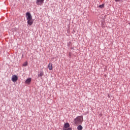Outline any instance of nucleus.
<instances>
[{
    "instance_id": "2",
    "label": "nucleus",
    "mask_w": 130,
    "mask_h": 130,
    "mask_svg": "<svg viewBox=\"0 0 130 130\" xmlns=\"http://www.w3.org/2000/svg\"><path fill=\"white\" fill-rule=\"evenodd\" d=\"M25 16L26 20H32V15L29 12H27L25 13Z\"/></svg>"
},
{
    "instance_id": "1",
    "label": "nucleus",
    "mask_w": 130,
    "mask_h": 130,
    "mask_svg": "<svg viewBox=\"0 0 130 130\" xmlns=\"http://www.w3.org/2000/svg\"><path fill=\"white\" fill-rule=\"evenodd\" d=\"M84 121L83 116H77L75 119L74 120V122L75 124H81L82 122Z\"/></svg>"
},
{
    "instance_id": "16",
    "label": "nucleus",
    "mask_w": 130,
    "mask_h": 130,
    "mask_svg": "<svg viewBox=\"0 0 130 130\" xmlns=\"http://www.w3.org/2000/svg\"><path fill=\"white\" fill-rule=\"evenodd\" d=\"M17 29L16 28H14V31H15V32H17V29Z\"/></svg>"
},
{
    "instance_id": "9",
    "label": "nucleus",
    "mask_w": 130,
    "mask_h": 130,
    "mask_svg": "<svg viewBox=\"0 0 130 130\" xmlns=\"http://www.w3.org/2000/svg\"><path fill=\"white\" fill-rule=\"evenodd\" d=\"M43 74H44L43 71H40V74H39L38 75V78H41V77L43 76Z\"/></svg>"
},
{
    "instance_id": "11",
    "label": "nucleus",
    "mask_w": 130,
    "mask_h": 130,
    "mask_svg": "<svg viewBox=\"0 0 130 130\" xmlns=\"http://www.w3.org/2000/svg\"><path fill=\"white\" fill-rule=\"evenodd\" d=\"M104 6H105L104 4H102V5H100V6H99V8L100 9H103V8H104Z\"/></svg>"
},
{
    "instance_id": "7",
    "label": "nucleus",
    "mask_w": 130,
    "mask_h": 130,
    "mask_svg": "<svg viewBox=\"0 0 130 130\" xmlns=\"http://www.w3.org/2000/svg\"><path fill=\"white\" fill-rule=\"evenodd\" d=\"M31 80L32 79L31 78H27L25 81V84H30V83H31Z\"/></svg>"
},
{
    "instance_id": "10",
    "label": "nucleus",
    "mask_w": 130,
    "mask_h": 130,
    "mask_svg": "<svg viewBox=\"0 0 130 130\" xmlns=\"http://www.w3.org/2000/svg\"><path fill=\"white\" fill-rule=\"evenodd\" d=\"M77 129L78 130H82L83 129V126H82L81 125H79L77 126Z\"/></svg>"
},
{
    "instance_id": "8",
    "label": "nucleus",
    "mask_w": 130,
    "mask_h": 130,
    "mask_svg": "<svg viewBox=\"0 0 130 130\" xmlns=\"http://www.w3.org/2000/svg\"><path fill=\"white\" fill-rule=\"evenodd\" d=\"M64 127L65 128H68L70 127V123H69V122H66L64 124Z\"/></svg>"
},
{
    "instance_id": "13",
    "label": "nucleus",
    "mask_w": 130,
    "mask_h": 130,
    "mask_svg": "<svg viewBox=\"0 0 130 130\" xmlns=\"http://www.w3.org/2000/svg\"><path fill=\"white\" fill-rule=\"evenodd\" d=\"M71 45H72V42H69L67 44V46H68V47H70L71 46Z\"/></svg>"
},
{
    "instance_id": "4",
    "label": "nucleus",
    "mask_w": 130,
    "mask_h": 130,
    "mask_svg": "<svg viewBox=\"0 0 130 130\" xmlns=\"http://www.w3.org/2000/svg\"><path fill=\"white\" fill-rule=\"evenodd\" d=\"M11 80L12 82H14V83L17 82V81H18V76L16 75H13L12 76Z\"/></svg>"
},
{
    "instance_id": "15",
    "label": "nucleus",
    "mask_w": 130,
    "mask_h": 130,
    "mask_svg": "<svg viewBox=\"0 0 130 130\" xmlns=\"http://www.w3.org/2000/svg\"><path fill=\"white\" fill-rule=\"evenodd\" d=\"M69 57H71V56H72V53L70 52L69 54Z\"/></svg>"
},
{
    "instance_id": "5",
    "label": "nucleus",
    "mask_w": 130,
    "mask_h": 130,
    "mask_svg": "<svg viewBox=\"0 0 130 130\" xmlns=\"http://www.w3.org/2000/svg\"><path fill=\"white\" fill-rule=\"evenodd\" d=\"M27 24L29 25V26H31V25H33V21H32V19L27 20Z\"/></svg>"
},
{
    "instance_id": "3",
    "label": "nucleus",
    "mask_w": 130,
    "mask_h": 130,
    "mask_svg": "<svg viewBox=\"0 0 130 130\" xmlns=\"http://www.w3.org/2000/svg\"><path fill=\"white\" fill-rule=\"evenodd\" d=\"M36 4L37 6H42L43 3H44V0H36Z\"/></svg>"
},
{
    "instance_id": "14",
    "label": "nucleus",
    "mask_w": 130,
    "mask_h": 130,
    "mask_svg": "<svg viewBox=\"0 0 130 130\" xmlns=\"http://www.w3.org/2000/svg\"><path fill=\"white\" fill-rule=\"evenodd\" d=\"M62 130H73V129H72V128L68 127L67 129L66 128H64Z\"/></svg>"
},
{
    "instance_id": "12",
    "label": "nucleus",
    "mask_w": 130,
    "mask_h": 130,
    "mask_svg": "<svg viewBox=\"0 0 130 130\" xmlns=\"http://www.w3.org/2000/svg\"><path fill=\"white\" fill-rule=\"evenodd\" d=\"M26 66H28V62L26 61L23 64V67H26Z\"/></svg>"
},
{
    "instance_id": "6",
    "label": "nucleus",
    "mask_w": 130,
    "mask_h": 130,
    "mask_svg": "<svg viewBox=\"0 0 130 130\" xmlns=\"http://www.w3.org/2000/svg\"><path fill=\"white\" fill-rule=\"evenodd\" d=\"M48 68L49 70V71H52V63H49L48 66Z\"/></svg>"
}]
</instances>
